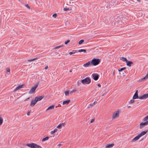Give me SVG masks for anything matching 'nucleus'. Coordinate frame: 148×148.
I'll return each instance as SVG.
<instances>
[{"label": "nucleus", "instance_id": "obj_40", "mask_svg": "<svg viewBox=\"0 0 148 148\" xmlns=\"http://www.w3.org/2000/svg\"><path fill=\"white\" fill-rule=\"evenodd\" d=\"M69 10V8H64V10L65 11H67V10Z\"/></svg>", "mask_w": 148, "mask_h": 148}, {"label": "nucleus", "instance_id": "obj_14", "mask_svg": "<svg viewBox=\"0 0 148 148\" xmlns=\"http://www.w3.org/2000/svg\"><path fill=\"white\" fill-rule=\"evenodd\" d=\"M97 103V102L96 101H94L93 103L92 104H90L88 105V106L87 107V108H89L91 107H92L94 106Z\"/></svg>", "mask_w": 148, "mask_h": 148}, {"label": "nucleus", "instance_id": "obj_38", "mask_svg": "<svg viewBox=\"0 0 148 148\" xmlns=\"http://www.w3.org/2000/svg\"><path fill=\"white\" fill-rule=\"evenodd\" d=\"M25 7L27 8H28V9H30V7L29 6V5L28 4H26L25 5Z\"/></svg>", "mask_w": 148, "mask_h": 148}, {"label": "nucleus", "instance_id": "obj_20", "mask_svg": "<svg viewBox=\"0 0 148 148\" xmlns=\"http://www.w3.org/2000/svg\"><path fill=\"white\" fill-rule=\"evenodd\" d=\"M70 101V100L69 99H68L65 101H63V104L67 105L69 103Z\"/></svg>", "mask_w": 148, "mask_h": 148}, {"label": "nucleus", "instance_id": "obj_48", "mask_svg": "<svg viewBox=\"0 0 148 148\" xmlns=\"http://www.w3.org/2000/svg\"><path fill=\"white\" fill-rule=\"evenodd\" d=\"M128 108H129L131 107V106H127Z\"/></svg>", "mask_w": 148, "mask_h": 148}, {"label": "nucleus", "instance_id": "obj_30", "mask_svg": "<svg viewBox=\"0 0 148 148\" xmlns=\"http://www.w3.org/2000/svg\"><path fill=\"white\" fill-rule=\"evenodd\" d=\"M3 122V120L2 118L1 117H0V126L2 125Z\"/></svg>", "mask_w": 148, "mask_h": 148}, {"label": "nucleus", "instance_id": "obj_7", "mask_svg": "<svg viewBox=\"0 0 148 148\" xmlns=\"http://www.w3.org/2000/svg\"><path fill=\"white\" fill-rule=\"evenodd\" d=\"M92 77L95 81L98 80L99 78V75L97 73H94L92 75Z\"/></svg>", "mask_w": 148, "mask_h": 148}, {"label": "nucleus", "instance_id": "obj_44", "mask_svg": "<svg viewBox=\"0 0 148 148\" xmlns=\"http://www.w3.org/2000/svg\"><path fill=\"white\" fill-rule=\"evenodd\" d=\"M97 86L99 87H101V85L99 84H98Z\"/></svg>", "mask_w": 148, "mask_h": 148}, {"label": "nucleus", "instance_id": "obj_50", "mask_svg": "<svg viewBox=\"0 0 148 148\" xmlns=\"http://www.w3.org/2000/svg\"><path fill=\"white\" fill-rule=\"evenodd\" d=\"M114 72H113V75H114Z\"/></svg>", "mask_w": 148, "mask_h": 148}, {"label": "nucleus", "instance_id": "obj_15", "mask_svg": "<svg viewBox=\"0 0 148 148\" xmlns=\"http://www.w3.org/2000/svg\"><path fill=\"white\" fill-rule=\"evenodd\" d=\"M140 138V137L138 135L137 136L135 137L131 141L132 142H134L136 141L137 140H138Z\"/></svg>", "mask_w": 148, "mask_h": 148}, {"label": "nucleus", "instance_id": "obj_12", "mask_svg": "<svg viewBox=\"0 0 148 148\" xmlns=\"http://www.w3.org/2000/svg\"><path fill=\"white\" fill-rule=\"evenodd\" d=\"M148 78V73L147 74L146 76L143 78L140 79L139 80V82H142L146 79Z\"/></svg>", "mask_w": 148, "mask_h": 148}, {"label": "nucleus", "instance_id": "obj_37", "mask_svg": "<svg viewBox=\"0 0 148 148\" xmlns=\"http://www.w3.org/2000/svg\"><path fill=\"white\" fill-rule=\"evenodd\" d=\"M57 16V14L56 13H55L53 14V16L55 18H56Z\"/></svg>", "mask_w": 148, "mask_h": 148}, {"label": "nucleus", "instance_id": "obj_16", "mask_svg": "<svg viewBox=\"0 0 148 148\" xmlns=\"http://www.w3.org/2000/svg\"><path fill=\"white\" fill-rule=\"evenodd\" d=\"M23 85H19L18 86H17L15 89L14 90L13 92H16L17 90L20 89L22 88Z\"/></svg>", "mask_w": 148, "mask_h": 148}, {"label": "nucleus", "instance_id": "obj_52", "mask_svg": "<svg viewBox=\"0 0 148 148\" xmlns=\"http://www.w3.org/2000/svg\"><path fill=\"white\" fill-rule=\"evenodd\" d=\"M60 104H58V105H59V106H60Z\"/></svg>", "mask_w": 148, "mask_h": 148}, {"label": "nucleus", "instance_id": "obj_35", "mask_svg": "<svg viewBox=\"0 0 148 148\" xmlns=\"http://www.w3.org/2000/svg\"><path fill=\"white\" fill-rule=\"evenodd\" d=\"M70 40H68L65 42L64 43L65 45H67L69 42H70Z\"/></svg>", "mask_w": 148, "mask_h": 148}, {"label": "nucleus", "instance_id": "obj_42", "mask_svg": "<svg viewBox=\"0 0 148 148\" xmlns=\"http://www.w3.org/2000/svg\"><path fill=\"white\" fill-rule=\"evenodd\" d=\"M30 112H28L27 113V115L28 116H29L30 115Z\"/></svg>", "mask_w": 148, "mask_h": 148}, {"label": "nucleus", "instance_id": "obj_25", "mask_svg": "<svg viewBox=\"0 0 148 148\" xmlns=\"http://www.w3.org/2000/svg\"><path fill=\"white\" fill-rule=\"evenodd\" d=\"M49 137L48 136H47L46 137L43 138L42 140V142H44L46 140H48L49 139Z\"/></svg>", "mask_w": 148, "mask_h": 148}, {"label": "nucleus", "instance_id": "obj_33", "mask_svg": "<svg viewBox=\"0 0 148 148\" xmlns=\"http://www.w3.org/2000/svg\"><path fill=\"white\" fill-rule=\"evenodd\" d=\"M134 101V100L133 99H131V100L129 102V103H133Z\"/></svg>", "mask_w": 148, "mask_h": 148}, {"label": "nucleus", "instance_id": "obj_32", "mask_svg": "<svg viewBox=\"0 0 148 148\" xmlns=\"http://www.w3.org/2000/svg\"><path fill=\"white\" fill-rule=\"evenodd\" d=\"M62 45L57 46L54 48V49H59V48L62 47Z\"/></svg>", "mask_w": 148, "mask_h": 148}, {"label": "nucleus", "instance_id": "obj_27", "mask_svg": "<svg viewBox=\"0 0 148 148\" xmlns=\"http://www.w3.org/2000/svg\"><path fill=\"white\" fill-rule=\"evenodd\" d=\"M70 91L69 90L66 91L64 92L66 96H68L69 95Z\"/></svg>", "mask_w": 148, "mask_h": 148}, {"label": "nucleus", "instance_id": "obj_31", "mask_svg": "<svg viewBox=\"0 0 148 148\" xmlns=\"http://www.w3.org/2000/svg\"><path fill=\"white\" fill-rule=\"evenodd\" d=\"M84 40H80L79 42V44H81L84 42Z\"/></svg>", "mask_w": 148, "mask_h": 148}, {"label": "nucleus", "instance_id": "obj_1", "mask_svg": "<svg viewBox=\"0 0 148 148\" xmlns=\"http://www.w3.org/2000/svg\"><path fill=\"white\" fill-rule=\"evenodd\" d=\"M147 98H148V93L145 94L143 96L139 97L138 96V94L135 93L133 97V99H134L138 98L141 99H145Z\"/></svg>", "mask_w": 148, "mask_h": 148}, {"label": "nucleus", "instance_id": "obj_17", "mask_svg": "<svg viewBox=\"0 0 148 148\" xmlns=\"http://www.w3.org/2000/svg\"><path fill=\"white\" fill-rule=\"evenodd\" d=\"M37 102L36 101L35 99L34 100H32L30 106L32 107L34 106Z\"/></svg>", "mask_w": 148, "mask_h": 148}, {"label": "nucleus", "instance_id": "obj_19", "mask_svg": "<svg viewBox=\"0 0 148 148\" xmlns=\"http://www.w3.org/2000/svg\"><path fill=\"white\" fill-rule=\"evenodd\" d=\"M114 145V144H108L106 146V148H110L113 147Z\"/></svg>", "mask_w": 148, "mask_h": 148}, {"label": "nucleus", "instance_id": "obj_47", "mask_svg": "<svg viewBox=\"0 0 148 148\" xmlns=\"http://www.w3.org/2000/svg\"><path fill=\"white\" fill-rule=\"evenodd\" d=\"M137 0L138 2H140V0Z\"/></svg>", "mask_w": 148, "mask_h": 148}, {"label": "nucleus", "instance_id": "obj_18", "mask_svg": "<svg viewBox=\"0 0 148 148\" xmlns=\"http://www.w3.org/2000/svg\"><path fill=\"white\" fill-rule=\"evenodd\" d=\"M126 65L127 66L130 67L131 66V64H132L133 63L132 61H129L127 60V61L126 62Z\"/></svg>", "mask_w": 148, "mask_h": 148}, {"label": "nucleus", "instance_id": "obj_41", "mask_svg": "<svg viewBox=\"0 0 148 148\" xmlns=\"http://www.w3.org/2000/svg\"><path fill=\"white\" fill-rule=\"evenodd\" d=\"M7 71V72H10V69L9 68H8Z\"/></svg>", "mask_w": 148, "mask_h": 148}, {"label": "nucleus", "instance_id": "obj_45", "mask_svg": "<svg viewBox=\"0 0 148 148\" xmlns=\"http://www.w3.org/2000/svg\"><path fill=\"white\" fill-rule=\"evenodd\" d=\"M29 99V97H28L26 99H25L24 101H26L28 100V99Z\"/></svg>", "mask_w": 148, "mask_h": 148}, {"label": "nucleus", "instance_id": "obj_28", "mask_svg": "<svg viewBox=\"0 0 148 148\" xmlns=\"http://www.w3.org/2000/svg\"><path fill=\"white\" fill-rule=\"evenodd\" d=\"M148 120V115L147 116H146L143 119V121H147V120Z\"/></svg>", "mask_w": 148, "mask_h": 148}, {"label": "nucleus", "instance_id": "obj_8", "mask_svg": "<svg viewBox=\"0 0 148 148\" xmlns=\"http://www.w3.org/2000/svg\"><path fill=\"white\" fill-rule=\"evenodd\" d=\"M148 124V121H146L144 123H141L140 124V128L142 129L143 128L144 126L147 125Z\"/></svg>", "mask_w": 148, "mask_h": 148}, {"label": "nucleus", "instance_id": "obj_23", "mask_svg": "<svg viewBox=\"0 0 148 148\" xmlns=\"http://www.w3.org/2000/svg\"><path fill=\"white\" fill-rule=\"evenodd\" d=\"M120 60L123 62H127V59L126 58L124 57H121L120 58Z\"/></svg>", "mask_w": 148, "mask_h": 148}, {"label": "nucleus", "instance_id": "obj_49", "mask_svg": "<svg viewBox=\"0 0 148 148\" xmlns=\"http://www.w3.org/2000/svg\"><path fill=\"white\" fill-rule=\"evenodd\" d=\"M72 70H71L70 71V72H72Z\"/></svg>", "mask_w": 148, "mask_h": 148}, {"label": "nucleus", "instance_id": "obj_11", "mask_svg": "<svg viewBox=\"0 0 148 148\" xmlns=\"http://www.w3.org/2000/svg\"><path fill=\"white\" fill-rule=\"evenodd\" d=\"M65 125V123H60L57 126V127L58 129H61L62 128V127H64Z\"/></svg>", "mask_w": 148, "mask_h": 148}, {"label": "nucleus", "instance_id": "obj_43", "mask_svg": "<svg viewBox=\"0 0 148 148\" xmlns=\"http://www.w3.org/2000/svg\"><path fill=\"white\" fill-rule=\"evenodd\" d=\"M48 66H47L45 67V69L46 70V69H48Z\"/></svg>", "mask_w": 148, "mask_h": 148}, {"label": "nucleus", "instance_id": "obj_34", "mask_svg": "<svg viewBox=\"0 0 148 148\" xmlns=\"http://www.w3.org/2000/svg\"><path fill=\"white\" fill-rule=\"evenodd\" d=\"M76 91H77V90H76V89H73V90L71 91V92H70V93H72L73 92H76Z\"/></svg>", "mask_w": 148, "mask_h": 148}, {"label": "nucleus", "instance_id": "obj_51", "mask_svg": "<svg viewBox=\"0 0 148 148\" xmlns=\"http://www.w3.org/2000/svg\"><path fill=\"white\" fill-rule=\"evenodd\" d=\"M57 107V106H56V107Z\"/></svg>", "mask_w": 148, "mask_h": 148}, {"label": "nucleus", "instance_id": "obj_26", "mask_svg": "<svg viewBox=\"0 0 148 148\" xmlns=\"http://www.w3.org/2000/svg\"><path fill=\"white\" fill-rule=\"evenodd\" d=\"M78 52H83L84 53H86V51L85 49H81L78 51Z\"/></svg>", "mask_w": 148, "mask_h": 148}, {"label": "nucleus", "instance_id": "obj_46", "mask_svg": "<svg viewBox=\"0 0 148 148\" xmlns=\"http://www.w3.org/2000/svg\"><path fill=\"white\" fill-rule=\"evenodd\" d=\"M138 90H137L136 91L135 93H136H136L137 94H138Z\"/></svg>", "mask_w": 148, "mask_h": 148}, {"label": "nucleus", "instance_id": "obj_53", "mask_svg": "<svg viewBox=\"0 0 148 148\" xmlns=\"http://www.w3.org/2000/svg\"><path fill=\"white\" fill-rule=\"evenodd\" d=\"M19 1L20 0H18Z\"/></svg>", "mask_w": 148, "mask_h": 148}, {"label": "nucleus", "instance_id": "obj_36", "mask_svg": "<svg viewBox=\"0 0 148 148\" xmlns=\"http://www.w3.org/2000/svg\"><path fill=\"white\" fill-rule=\"evenodd\" d=\"M75 53L74 51H73L72 52H71L69 53L70 55H72Z\"/></svg>", "mask_w": 148, "mask_h": 148}, {"label": "nucleus", "instance_id": "obj_13", "mask_svg": "<svg viewBox=\"0 0 148 148\" xmlns=\"http://www.w3.org/2000/svg\"><path fill=\"white\" fill-rule=\"evenodd\" d=\"M148 131V130H147V131H143L142 132H141L140 134H138V135L140 137L141 136H144L145 134L147 133Z\"/></svg>", "mask_w": 148, "mask_h": 148}, {"label": "nucleus", "instance_id": "obj_39", "mask_svg": "<svg viewBox=\"0 0 148 148\" xmlns=\"http://www.w3.org/2000/svg\"><path fill=\"white\" fill-rule=\"evenodd\" d=\"M95 119H92L90 121V122L91 123H93L95 121Z\"/></svg>", "mask_w": 148, "mask_h": 148}, {"label": "nucleus", "instance_id": "obj_6", "mask_svg": "<svg viewBox=\"0 0 148 148\" xmlns=\"http://www.w3.org/2000/svg\"><path fill=\"white\" fill-rule=\"evenodd\" d=\"M119 111L115 112L113 114L112 119H114L119 116Z\"/></svg>", "mask_w": 148, "mask_h": 148}, {"label": "nucleus", "instance_id": "obj_10", "mask_svg": "<svg viewBox=\"0 0 148 148\" xmlns=\"http://www.w3.org/2000/svg\"><path fill=\"white\" fill-rule=\"evenodd\" d=\"M90 61H88L87 63L84 64L83 66L85 67H87L89 66H92L91 63H90Z\"/></svg>", "mask_w": 148, "mask_h": 148}, {"label": "nucleus", "instance_id": "obj_4", "mask_svg": "<svg viewBox=\"0 0 148 148\" xmlns=\"http://www.w3.org/2000/svg\"><path fill=\"white\" fill-rule=\"evenodd\" d=\"M83 84H89L91 82V79L87 77L80 81Z\"/></svg>", "mask_w": 148, "mask_h": 148}, {"label": "nucleus", "instance_id": "obj_2", "mask_svg": "<svg viewBox=\"0 0 148 148\" xmlns=\"http://www.w3.org/2000/svg\"><path fill=\"white\" fill-rule=\"evenodd\" d=\"M26 145L31 148H42L41 146L34 143L27 144Z\"/></svg>", "mask_w": 148, "mask_h": 148}, {"label": "nucleus", "instance_id": "obj_3", "mask_svg": "<svg viewBox=\"0 0 148 148\" xmlns=\"http://www.w3.org/2000/svg\"><path fill=\"white\" fill-rule=\"evenodd\" d=\"M100 62V61L99 59L94 58L92 60L90 63L92 65L95 66L98 64Z\"/></svg>", "mask_w": 148, "mask_h": 148}, {"label": "nucleus", "instance_id": "obj_21", "mask_svg": "<svg viewBox=\"0 0 148 148\" xmlns=\"http://www.w3.org/2000/svg\"><path fill=\"white\" fill-rule=\"evenodd\" d=\"M55 106L54 105H51L46 110V111L50 110H53Z\"/></svg>", "mask_w": 148, "mask_h": 148}, {"label": "nucleus", "instance_id": "obj_24", "mask_svg": "<svg viewBox=\"0 0 148 148\" xmlns=\"http://www.w3.org/2000/svg\"><path fill=\"white\" fill-rule=\"evenodd\" d=\"M58 129L56 128H55L51 132V134H53L55 133L56 132L58 131Z\"/></svg>", "mask_w": 148, "mask_h": 148}, {"label": "nucleus", "instance_id": "obj_9", "mask_svg": "<svg viewBox=\"0 0 148 148\" xmlns=\"http://www.w3.org/2000/svg\"><path fill=\"white\" fill-rule=\"evenodd\" d=\"M44 97L43 96H41L38 97H35V99L37 102L40 101Z\"/></svg>", "mask_w": 148, "mask_h": 148}, {"label": "nucleus", "instance_id": "obj_29", "mask_svg": "<svg viewBox=\"0 0 148 148\" xmlns=\"http://www.w3.org/2000/svg\"><path fill=\"white\" fill-rule=\"evenodd\" d=\"M126 68L125 67H124L120 69H119L118 70V71L119 72L122 71L125 69H126Z\"/></svg>", "mask_w": 148, "mask_h": 148}, {"label": "nucleus", "instance_id": "obj_22", "mask_svg": "<svg viewBox=\"0 0 148 148\" xmlns=\"http://www.w3.org/2000/svg\"><path fill=\"white\" fill-rule=\"evenodd\" d=\"M39 58L38 57H37L33 59L28 60H27V61L29 62H32L38 59H39Z\"/></svg>", "mask_w": 148, "mask_h": 148}, {"label": "nucleus", "instance_id": "obj_5", "mask_svg": "<svg viewBox=\"0 0 148 148\" xmlns=\"http://www.w3.org/2000/svg\"><path fill=\"white\" fill-rule=\"evenodd\" d=\"M38 84L39 83H38L37 84H36L34 87L31 88L29 92V94H32L34 92L35 90L38 87Z\"/></svg>", "mask_w": 148, "mask_h": 148}]
</instances>
